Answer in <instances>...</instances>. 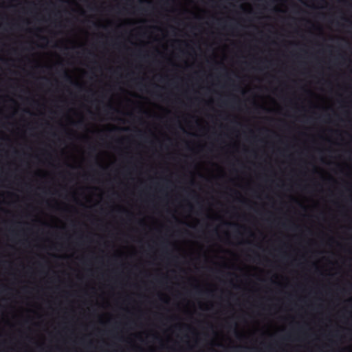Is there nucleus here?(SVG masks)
<instances>
[{"label":"nucleus","mask_w":352,"mask_h":352,"mask_svg":"<svg viewBox=\"0 0 352 352\" xmlns=\"http://www.w3.org/2000/svg\"><path fill=\"white\" fill-rule=\"evenodd\" d=\"M63 78L66 81L73 83L72 77L68 74V73L66 71L63 72Z\"/></svg>","instance_id":"f257e3e1"},{"label":"nucleus","mask_w":352,"mask_h":352,"mask_svg":"<svg viewBox=\"0 0 352 352\" xmlns=\"http://www.w3.org/2000/svg\"><path fill=\"white\" fill-rule=\"evenodd\" d=\"M190 195H192V199H193L197 204H199L200 197L195 192H192Z\"/></svg>","instance_id":"f03ea898"},{"label":"nucleus","mask_w":352,"mask_h":352,"mask_svg":"<svg viewBox=\"0 0 352 352\" xmlns=\"http://www.w3.org/2000/svg\"><path fill=\"white\" fill-rule=\"evenodd\" d=\"M236 201H237L238 202H240V203H241V204H246V203L248 202L245 199H242V198H238V199H236Z\"/></svg>","instance_id":"7ed1b4c3"},{"label":"nucleus","mask_w":352,"mask_h":352,"mask_svg":"<svg viewBox=\"0 0 352 352\" xmlns=\"http://www.w3.org/2000/svg\"><path fill=\"white\" fill-rule=\"evenodd\" d=\"M82 124H83L82 120L78 121L77 122L75 123V124L78 126H80L81 125H82Z\"/></svg>","instance_id":"20e7f679"},{"label":"nucleus","mask_w":352,"mask_h":352,"mask_svg":"<svg viewBox=\"0 0 352 352\" xmlns=\"http://www.w3.org/2000/svg\"><path fill=\"white\" fill-rule=\"evenodd\" d=\"M75 85L78 87L81 88V85H80L78 83H75Z\"/></svg>","instance_id":"39448f33"},{"label":"nucleus","mask_w":352,"mask_h":352,"mask_svg":"<svg viewBox=\"0 0 352 352\" xmlns=\"http://www.w3.org/2000/svg\"><path fill=\"white\" fill-rule=\"evenodd\" d=\"M109 108L113 109V107L111 106H109Z\"/></svg>","instance_id":"423d86ee"},{"label":"nucleus","mask_w":352,"mask_h":352,"mask_svg":"<svg viewBox=\"0 0 352 352\" xmlns=\"http://www.w3.org/2000/svg\"><path fill=\"white\" fill-rule=\"evenodd\" d=\"M42 39L46 40L47 38L45 37H43Z\"/></svg>","instance_id":"0eeeda50"}]
</instances>
